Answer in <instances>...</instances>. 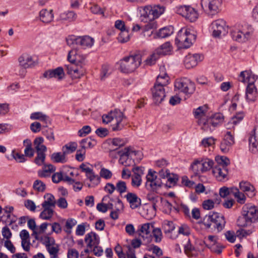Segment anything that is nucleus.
Segmentation results:
<instances>
[{"instance_id": "nucleus-38", "label": "nucleus", "mask_w": 258, "mask_h": 258, "mask_svg": "<svg viewBox=\"0 0 258 258\" xmlns=\"http://www.w3.org/2000/svg\"><path fill=\"white\" fill-rule=\"evenodd\" d=\"M77 14L73 11H67L60 14V20L68 21L69 22L73 21L76 20Z\"/></svg>"}, {"instance_id": "nucleus-41", "label": "nucleus", "mask_w": 258, "mask_h": 258, "mask_svg": "<svg viewBox=\"0 0 258 258\" xmlns=\"http://www.w3.org/2000/svg\"><path fill=\"white\" fill-rule=\"evenodd\" d=\"M87 178H88L92 183L91 184H88V186L89 187H95L100 182V176L98 175L95 174L94 172L87 176Z\"/></svg>"}, {"instance_id": "nucleus-40", "label": "nucleus", "mask_w": 258, "mask_h": 258, "mask_svg": "<svg viewBox=\"0 0 258 258\" xmlns=\"http://www.w3.org/2000/svg\"><path fill=\"white\" fill-rule=\"evenodd\" d=\"M230 34L232 39L237 42H244L247 40L245 36H243L242 34L237 30H231L230 32Z\"/></svg>"}, {"instance_id": "nucleus-62", "label": "nucleus", "mask_w": 258, "mask_h": 258, "mask_svg": "<svg viewBox=\"0 0 258 258\" xmlns=\"http://www.w3.org/2000/svg\"><path fill=\"white\" fill-rule=\"evenodd\" d=\"M204 147H209L215 144V139L213 137L204 138L201 143Z\"/></svg>"}, {"instance_id": "nucleus-45", "label": "nucleus", "mask_w": 258, "mask_h": 258, "mask_svg": "<svg viewBox=\"0 0 258 258\" xmlns=\"http://www.w3.org/2000/svg\"><path fill=\"white\" fill-rule=\"evenodd\" d=\"M156 50L161 56L165 55L170 51V43L169 42L165 43Z\"/></svg>"}, {"instance_id": "nucleus-31", "label": "nucleus", "mask_w": 258, "mask_h": 258, "mask_svg": "<svg viewBox=\"0 0 258 258\" xmlns=\"http://www.w3.org/2000/svg\"><path fill=\"white\" fill-rule=\"evenodd\" d=\"M127 143V141L123 139L119 138H114L111 140V143L112 145L117 147L115 149L111 150L110 151V155L113 157V153L115 152L118 148L124 146Z\"/></svg>"}, {"instance_id": "nucleus-35", "label": "nucleus", "mask_w": 258, "mask_h": 258, "mask_svg": "<svg viewBox=\"0 0 258 258\" xmlns=\"http://www.w3.org/2000/svg\"><path fill=\"white\" fill-rule=\"evenodd\" d=\"M190 168L195 175H199L204 173L202 165V162L198 160H195L190 165Z\"/></svg>"}, {"instance_id": "nucleus-22", "label": "nucleus", "mask_w": 258, "mask_h": 258, "mask_svg": "<svg viewBox=\"0 0 258 258\" xmlns=\"http://www.w3.org/2000/svg\"><path fill=\"white\" fill-rule=\"evenodd\" d=\"M77 54V52L75 50H70L68 55V60L70 62V64H66L64 66L66 68L67 73L70 76L72 74L73 71L76 68V66L75 64L76 62V58L74 56L73 58L72 57V55H76Z\"/></svg>"}, {"instance_id": "nucleus-34", "label": "nucleus", "mask_w": 258, "mask_h": 258, "mask_svg": "<svg viewBox=\"0 0 258 258\" xmlns=\"http://www.w3.org/2000/svg\"><path fill=\"white\" fill-rule=\"evenodd\" d=\"M66 155L63 151L62 153L55 152L51 154L50 158L53 162L64 163L66 162Z\"/></svg>"}, {"instance_id": "nucleus-24", "label": "nucleus", "mask_w": 258, "mask_h": 258, "mask_svg": "<svg viewBox=\"0 0 258 258\" xmlns=\"http://www.w3.org/2000/svg\"><path fill=\"white\" fill-rule=\"evenodd\" d=\"M127 201L130 204V207L132 209H135L141 205V200L137 195L132 192H128L126 196Z\"/></svg>"}, {"instance_id": "nucleus-12", "label": "nucleus", "mask_w": 258, "mask_h": 258, "mask_svg": "<svg viewBox=\"0 0 258 258\" xmlns=\"http://www.w3.org/2000/svg\"><path fill=\"white\" fill-rule=\"evenodd\" d=\"M215 161L217 165L213 168L212 172L218 181H222L226 177V174L223 172V170L226 171V157L216 156Z\"/></svg>"}, {"instance_id": "nucleus-26", "label": "nucleus", "mask_w": 258, "mask_h": 258, "mask_svg": "<svg viewBox=\"0 0 258 258\" xmlns=\"http://www.w3.org/2000/svg\"><path fill=\"white\" fill-rule=\"evenodd\" d=\"M232 192L237 199V202L240 204H244L246 197L244 194L239 191L238 189L235 187H227V196Z\"/></svg>"}, {"instance_id": "nucleus-37", "label": "nucleus", "mask_w": 258, "mask_h": 258, "mask_svg": "<svg viewBox=\"0 0 258 258\" xmlns=\"http://www.w3.org/2000/svg\"><path fill=\"white\" fill-rule=\"evenodd\" d=\"M178 180V175L176 174L171 173L167 178V181L164 186L167 187H171L175 186Z\"/></svg>"}, {"instance_id": "nucleus-18", "label": "nucleus", "mask_w": 258, "mask_h": 258, "mask_svg": "<svg viewBox=\"0 0 258 258\" xmlns=\"http://www.w3.org/2000/svg\"><path fill=\"white\" fill-rule=\"evenodd\" d=\"M203 58V55L200 54H188L184 59L185 67L187 69L192 68L196 67L199 62L202 61Z\"/></svg>"}, {"instance_id": "nucleus-57", "label": "nucleus", "mask_w": 258, "mask_h": 258, "mask_svg": "<svg viewBox=\"0 0 258 258\" xmlns=\"http://www.w3.org/2000/svg\"><path fill=\"white\" fill-rule=\"evenodd\" d=\"M33 188L38 191H44L46 188L45 184L40 180H36L34 181L33 185Z\"/></svg>"}, {"instance_id": "nucleus-60", "label": "nucleus", "mask_w": 258, "mask_h": 258, "mask_svg": "<svg viewBox=\"0 0 258 258\" xmlns=\"http://www.w3.org/2000/svg\"><path fill=\"white\" fill-rule=\"evenodd\" d=\"M46 249L50 255H51V258L57 257V254L59 251L58 245H56V246H51L46 248Z\"/></svg>"}, {"instance_id": "nucleus-32", "label": "nucleus", "mask_w": 258, "mask_h": 258, "mask_svg": "<svg viewBox=\"0 0 258 258\" xmlns=\"http://www.w3.org/2000/svg\"><path fill=\"white\" fill-rule=\"evenodd\" d=\"M174 31V28L172 26L165 27L160 29L157 33V36L159 38H164L170 36Z\"/></svg>"}, {"instance_id": "nucleus-5", "label": "nucleus", "mask_w": 258, "mask_h": 258, "mask_svg": "<svg viewBox=\"0 0 258 258\" xmlns=\"http://www.w3.org/2000/svg\"><path fill=\"white\" fill-rule=\"evenodd\" d=\"M125 116L123 113L119 109H115L114 110L110 111L107 114H103L102 116V122L107 124L111 122L113 119H115L116 123L112 125V130L113 131H120L123 127V124L121 123L123 119Z\"/></svg>"}, {"instance_id": "nucleus-59", "label": "nucleus", "mask_w": 258, "mask_h": 258, "mask_svg": "<svg viewBox=\"0 0 258 258\" xmlns=\"http://www.w3.org/2000/svg\"><path fill=\"white\" fill-rule=\"evenodd\" d=\"M112 173L109 169L102 168L100 171V176L105 178V179H109L111 178Z\"/></svg>"}, {"instance_id": "nucleus-43", "label": "nucleus", "mask_w": 258, "mask_h": 258, "mask_svg": "<svg viewBox=\"0 0 258 258\" xmlns=\"http://www.w3.org/2000/svg\"><path fill=\"white\" fill-rule=\"evenodd\" d=\"M244 116V113L243 111L238 112L231 117L230 121L228 122L227 124L229 125L230 123H232L235 125L241 121L243 119Z\"/></svg>"}, {"instance_id": "nucleus-8", "label": "nucleus", "mask_w": 258, "mask_h": 258, "mask_svg": "<svg viewBox=\"0 0 258 258\" xmlns=\"http://www.w3.org/2000/svg\"><path fill=\"white\" fill-rule=\"evenodd\" d=\"M155 171L149 169L146 175V186L148 189L149 187L150 189L153 192H157L159 188L164 185L162 179L159 176L158 177Z\"/></svg>"}, {"instance_id": "nucleus-14", "label": "nucleus", "mask_w": 258, "mask_h": 258, "mask_svg": "<svg viewBox=\"0 0 258 258\" xmlns=\"http://www.w3.org/2000/svg\"><path fill=\"white\" fill-rule=\"evenodd\" d=\"M167 85L166 82H160V84H155L152 89V97L155 104L161 103L165 97V92L164 86Z\"/></svg>"}, {"instance_id": "nucleus-23", "label": "nucleus", "mask_w": 258, "mask_h": 258, "mask_svg": "<svg viewBox=\"0 0 258 258\" xmlns=\"http://www.w3.org/2000/svg\"><path fill=\"white\" fill-rule=\"evenodd\" d=\"M80 39L81 36H78L74 35H71L68 36L66 38V42L67 44L71 47L73 49L72 50H75L77 51V49H80Z\"/></svg>"}, {"instance_id": "nucleus-49", "label": "nucleus", "mask_w": 258, "mask_h": 258, "mask_svg": "<svg viewBox=\"0 0 258 258\" xmlns=\"http://www.w3.org/2000/svg\"><path fill=\"white\" fill-rule=\"evenodd\" d=\"M202 162V165L203 168V171L205 172L210 170L214 165L213 160L210 159H206L205 160L201 161Z\"/></svg>"}, {"instance_id": "nucleus-6", "label": "nucleus", "mask_w": 258, "mask_h": 258, "mask_svg": "<svg viewBox=\"0 0 258 258\" xmlns=\"http://www.w3.org/2000/svg\"><path fill=\"white\" fill-rule=\"evenodd\" d=\"M224 119V115L221 113H216L206 119H201L199 121V125L205 131L212 132L215 127L218 126Z\"/></svg>"}, {"instance_id": "nucleus-36", "label": "nucleus", "mask_w": 258, "mask_h": 258, "mask_svg": "<svg viewBox=\"0 0 258 258\" xmlns=\"http://www.w3.org/2000/svg\"><path fill=\"white\" fill-rule=\"evenodd\" d=\"M238 31L243 35L245 36L246 38L248 40L253 32V29L251 26L245 24L242 26L241 29H238Z\"/></svg>"}, {"instance_id": "nucleus-13", "label": "nucleus", "mask_w": 258, "mask_h": 258, "mask_svg": "<svg viewBox=\"0 0 258 258\" xmlns=\"http://www.w3.org/2000/svg\"><path fill=\"white\" fill-rule=\"evenodd\" d=\"M175 88L185 94H192L196 86L192 82L186 78L177 80L174 84Z\"/></svg>"}, {"instance_id": "nucleus-52", "label": "nucleus", "mask_w": 258, "mask_h": 258, "mask_svg": "<svg viewBox=\"0 0 258 258\" xmlns=\"http://www.w3.org/2000/svg\"><path fill=\"white\" fill-rule=\"evenodd\" d=\"M11 155L19 163H24L27 160L24 155L16 152L15 150H12Z\"/></svg>"}, {"instance_id": "nucleus-61", "label": "nucleus", "mask_w": 258, "mask_h": 258, "mask_svg": "<svg viewBox=\"0 0 258 258\" xmlns=\"http://www.w3.org/2000/svg\"><path fill=\"white\" fill-rule=\"evenodd\" d=\"M255 130L256 129L254 128L251 132L248 138L249 146H257L258 143H256V140L255 136Z\"/></svg>"}, {"instance_id": "nucleus-10", "label": "nucleus", "mask_w": 258, "mask_h": 258, "mask_svg": "<svg viewBox=\"0 0 258 258\" xmlns=\"http://www.w3.org/2000/svg\"><path fill=\"white\" fill-rule=\"evenodd\" d=\"M176 13L184 17L190 22H195L199 17L198 11L188 5L180 6L176 7Z\"/></svg>"}, {"instance_id": "nucleus-58", "label": "nucleus", "mask_w": 258, "mask_h": 258, "mask_svg": "<svg viewBox=\"0 0 258 258\" xmlns=\"http://www.w3.org/2000/svg\"><path fill=\"white\" fill-rule=\"evenodd\" d=\"M155 238V241L157 243L160 242L162 238V233L160 228H154L152 230V234Z\"/></svg>"}, {"instance_id": "nucleus-33", "label": "nucleus", "mask_w": 258, "mask_h": 258, "mask_svg": "<svg viewBox=\"0 0 258 258\" xmlns=\"http://www.w3.org/2000/svg\"><path fill=\"white\" fill-rule=\"evenodd\" d=\"M80 48L85 49L87 47H91L94 43V39L89 36H81Z\"/></svg>"}, {"instance_id": "nucleus-54", "label": "nucleus", "mask_w": 258, "mask_h": 258, "mask_svg": "<svg viewBox=\"0 0 258 258\" xmlns=\"http://www.w3.org/2000/svg\"><path fill=\"white\" fill-rule=\"evenodd\" d=\"M136 151H132L131 147L125 148L123 150H119L117 152L118 155L120 156L121 159L123 157L126 156L128 157L131 155V153H133L135 155H136Z\"/></svg>"}, {"instance_id": "nucleus-56", "label": "nucleus", "mask_w": 258, "mask_h": 258, "mask_svg": "<svg viewBox=\"0 0 258 258\" xmlns=\"http://www.w3.org/2000/svg\"><path fill=\"white\" fill-rule=\"evenodd\" d=\"M115 189L120 194L125 192L127 189L125 182L122 180L118 181L116 184Z\"/></svg>"}, {"instance_id": "nucleus-15", "label": "nucleus", "mask_w": 258, "mask_h": 258, "mask_svg": "<svg viewBox=\"0 0 258 258\" xmlns=\"http://www.w3.org/2000/svg\"><path fill=\"white\" fill-rule=\"evenodd\" d=\"M18 61L19 66L22 68V73H20V75L22 76H24L26 69L32 68L37 63V61L32 56L27 54H23L21 55L19 57Z\"/></svg>"}, {"instance_id": "nucleus-44", "label": "nucleus", "mask_w": 258, "mask_h": 258, "mask_svg": "<svg viewBox=\"0 0 258 258\" xmlns=\"http://www.w3.org/2000/svg\"><path fill=\"white\" fill-rule=\"evenodd\" d=\"M130 39V35L128 33V29L126 28L124 30L120 31L118 36V40L121 43H125L127 42Z\"/></svg>"}, {"instance_id": "nucleus-39", "label": "nucleus", "mask_w": 258, "mask_h": 258, "mask_svg": "<svg viewBox=\"0 0 258 258\" xmlns=\"http://www.w3.org/2000/svg\"><path fill=\"white\" fill-rule=\"evenodd\" d=\"M161 55L155 50L152 54L147 58L145 60L146 64L152 66L156 62V61L160 58Z\"/></svg>"}, {"instance_id": "nucleus-50", "label": "nucleus", "mask_w": 258, "mask_h": 258, "mask_svg": "<svg viewBox=\"0 0 258 258\" xmlns=\"http://www.w3.org/2000/svg\"><path fill=\"white\" fill-rule=\"evenodd\" d=\"M82 145H86V148H92L97 144L96 140H92V137L82 140L80 142Z\"/></svg>"}, {"instance_id": "nucleus-51", "label": "nucleus", "mask_w": 258, "mask_h": 258, "mask_svg": "<svg viewBox=\"0 0 258 258\" xmlns=\"http://www.w3.org/2000/svg\"><path fill=\"white\" fill-rule=\"evenodd\" d=\"M46 154L44 153L37 152V156L35 157L34 162L38 166L44 164Z\"/></svg>"}, {"instance_id": "nucleus-47", "label": "nucleus", "mask_w": 258, "mask_h": 258, "mask_svg": "<svg viewBox=\"0 0 258 258\" xmlns=\"http://www.w3.org/2000/svg\"><path fill=\"white\" fill-rule=\"evenodd\" d=\"M73 72L71 77L73 79H78L84 75L85 70L82 67H79L78 66H76Z\"/></svg>"}, {"instance_id": "nucleus-1", "label": "nucleus", "mask_w": 258, "mask_h": 258, "mask_svg": "<svg viewBox=\"0 0 258 258\" xmlns=\"http://www.w3.org/2000/svg\"><path fill=\"white\" fill-rule=\"evenodd\" d=\"M198 223L208 232L219 233L224 228L226 221L224 217L219 213L210 212Z\"/></svg>"}, {"instance_id": "nucleus-29", "label": "nucleus", "mask_w": 258, "mask_h": 258, "mask_svg": "<svg viewBox=\"0 0 258 258\" xmlns=\"http://www.w3.org/2000/svg\"><path fill=\"white\" fill-rule=\"evenodd\" d=\"M44 198L46 200L42 203V207H55L56 201L53 195L49 193L46 194L44 196Z\"/></svg>"}, {"instance_id": "nucleus-17", "label": "nucleus", "mask_w": 258, "mask_h": 258, "mask_svg": "<svg viewBox=\"0 0 258 258\" xmlns=\"http://www.w3.org/2000/svg\"><path fill=\"white\" fill-rule=\"evenodd\" d=\"M152 228L149 223H145L143 224L137 231L139 235L142 237L146 243H149L152 241Z\"/></svg>"}, {"instance_id": "nucleus-48", "label": "nucleus", "mask_w": 258, "mask_h": 258, "mask_svg": "<svg viewBox=\"0 0 258 258\" xmlns=\"http://www.w3.org/2000/svg\"><path fill=\"white\" fill-rule=\"evenodd\" d=\"M216 198L214 199V204L218 205L220 204L221 202V198H226V186L222 187L219 190V195L215 194Z\"/></svg>"}, {"instance_id": "nucleus-3", "label": "nucleus", "mask_w": 258, "mask_h": 258, "mask_svg": "<svg viewBox=\"0 0 258 258\" xmlns=\"http://www.w3.org/2000/svg\"><path fill=\"white\" fill-rule=\"evenodd\" d=\"M196 32L191 28H182L177 33L175 43L180 48H188L195 42Z\"/></svg>"}, {"instance_id": "nucleus-25", "label": "nucleus", "mask_w": 258, "mask_h": 258, "mask_svg": "<svg viewBox=\"0 0 258 258\" xmlns=\"http://www.w3.org/2000/svg\"><path fill=\"white\" fill-rule=\"evenodd\" d=\"M32 120H39L44 122L45 125L43 127H47V124L50 123L49 117L42 112H35L32 113L30 117Z\"/></svg>"}, {"instance_id": "nucleus-53", "label": "nucleus", "mask_w": 258, "mask_h": 258, "mask_svg": "<svg viewBox=\"0 0 258 258\" xmlns=\"http://www.w3.org/2000/svg\"><path fill=\"white\" fill-rule=\"evenodd\" d=\"M77 224V221L73 218L68 219L66 223V229L65 230L67 234H70L72 232L71 229L72 228Z\"/></svg>"}, {"instance_id": "nucleus-9", "label": "nucleus", "mask_w": 258, "mask_h": 258, "mask_svg": "<svg viewBox=\"0 0 258 258\" xmlns=\"http://www.w3.org/2000/svg\"><path fill=\"white\" fill-rule=\"evenodd\" d=\"M211 35L215 39H221L225 35L226 20L219 19L213 21L210 25Z\"/></svg>"}, {"instance_id": "nucleus-28", "label": "nucleus", "mask_w": 258, "mask_h": 258, "mask_svg": "<svg viewBox=\"0 0 258 258\" xmlns=\"http://www.w3.org/2000/svg\"><path fill=\"white\" fill-rule=\"evenodd\" d=\"M23 144L25 147L24 149V155L26 157L32 158L35 154V150L32 148V142L29 139H26L23 141Z\"/></svg>"}, {"instance_id": "nucleus-7", "label": "nucleus", "mask_w": 258, "mask_h": 258, "mask_svg": "<svg viewBox=\"0 0 258 258\" xmlns=\"http://www.w3.org/2000/svg\"><path fill=\"white\" fill-rule=\"evenodd\" d=\"M85 241L87 243V247L92 248L95 255L100 256L102 255L103 250L102 247L99 246L100 238L99 236L94 232H91L85 236Z\"/></svg>"}, {"instance_id": "nucleus-27", "label": "nucleus", "mask_w": 258, "mask_h": 258, "mask_svg": "<svg viewBox=\"0 0 258 258\" xmlns=\"http://www.w3.org/2000/svg\"><path fill=\"white\" fill-rule=\"evenodd\" d=\"M208 106L206 105L201 106L194 110L193 113L195 118L198 119V123L201 119H206V113L208 111Z\"/></svg>"}, {"instance_id": "nucleus-63", "label": "nucleus", "mask_w": 258, "mask_h": 258, "mask_svg": "<svg viewBox=\"0 0 258 258\" xmlns=\"http://www.w3.org/2000/svg\"><path fill=\"white\" fill-rule=\"evenodd\" d=\"M148 250L152 251L153 253L155 254L158 257L163 255L161 249L159 246L154 244L151 245L148 248Z\"/></svg>"}, {"instance_id": "nucleus-11", "label": "nucleus", "mask_w": 258, "mask_h": 258, "mask_svg": "<svg viewBox=\"0 0 258 258\" xmlns=\"http://www.w3.org/2000/svg\"><path fill=\"white\" fill-rule=\"evenodd\" d=\"M222 4V0H201V6L208 16L212 18L217 14Z\"/></svg>"}, {"instance_id": "nucleus-64", "label": "nucleus", "mask_w": 258, "mask_h": 258, "mask_svg": "<svg viewBox=\"0 0 258 258\" xmlns=\"http://www.w3.org/2000/svg\"><path fill=\"white\" fill-rule=\"evenodd\" d=\"M174 224L172 221H166L164 224V230L165 233L172 232L175 229Z\"/></svg>"}, {"instance_id": "nucleus-19", "label": "nucleus", "mask_w": 258, "mask_h": 258, "mask_svg": "<svg viewBox=\"0 0 258 258\" xmlns=\"http://www.w3.org/2000/svg\"><path fill=\"white\" fill-rule=\"evenodd\" d=\"M257 89L254 84H248L246 89L245 98L249 103H253L257 99Z\"/></svg>"}, {"instance_id": "nucleus-4", "label": "nucleus", "mask_w": 258, "mask_h": 258, "mask_svg": "<svg viewBox=\"0 0 258 258\" xmlns=\"http://www.w3.org/2000/svg\"><path fill=\"white\" fill-rule=\"evenodd\" d=\"M142 55L135 53L126 56L119 61L120 71L123 73H131L134 72L141 64Z\"/></svg>"}, {"instance_id": "nucleus-42", "label": "nucleus", "mask_w": 258, "mask_h": 258, "mask_svg": "<svg viewBox=\"0 0 258 258\" xmlns=\"http://www.w3.org/2000/svg\"><path fill=\"white\" fill-rule=\"evenodd\" d=\"M77 148V144L76 142H70L62 148V150L66 155L75 152Z\"/></svg>"}, {"instance_id": "nucleus-30", "label": "nucleus", "mask_w": 258, "mask_h": 258, "mask_svg": "<svg viewBox=\"0 0 258 258\" xmlns=\"http://www.w3.org/2000/svg\"><path fill=\"white\" fill-rule=\"evenodd\" d=\"M43 210L41 212L39 217L43 220H49L53 216L54 208L42 207Z\"/></svg>"}, {"instance_id": "nucleus-2", "label": "nucleus", "mask_w": 258, "mask_h": 258, "mask_svg": "<svg viewBox=\"0 0 258 258\" xmlns=\"http://www.w3.org/2000/svg\"><path fill=\"white\" fill-rule=\"evenodd\" d=\"M258 221V209L251 204L243 206L241 215L237 220V225L240 227H246Z\"/></svg>"}, {"instance_id": "nucleus-46", "label": "nucleus", "mask_w": 258, "mask_h": 258, "mask_svg": "<svg viewBox=\"0 0 258 258\" xmlns=\"http://www.w3.org/2000/svg\"><path fill=\"white\" fill-rule=\"evenodd\" d=\"M110 74L111 70L110 66L107 64L102 65L100 73L101 80H104L106 77H108Z\"/></svg>"}, {"instance_id": "nucleus-20", "label": "nucleus", "mask_w": 258, "mask_h": 258, "mask_svg": "<svg viewBox=\"0 0 258 258\" xmlns=\"http://www.w3.org/2000/svg\"><path fill=\"white\" fill-rule=\"evenodd\" d=\"M39 18L40 21L45 24L51 23L54 18L53 10L49 11L46 9L41 10L39 13Z\"/></svg>"}, {"instance_id": "nucleus-55", "label": "nucleus", "mask_w": 258, "mask_h": 258, "mask_svg": "<svg viewBox=\"0 0 258 258\" xmlns=\"http://www.w3.org/2000/svg\"><path fill=\"white\" fill-rule=\"evenodd\" d=\"M52 70L54 78H57L59 80H61L64 78V73L62 67H59Z\"/></svg>"}, {"instance_id": "nucleus-21", "label": "nucleus", "mask_w": 258, "mask_h": 258, "mask_svg": "<svg viewBox=\"0 0 258 258\" xmlns=\"http://www.w3.org/2000/svg\"><path fill=\"white\" fill-rule=\"evenodd\" d=\"M241 190L245 192L249 198H252L255 195L254 187L249 182L242 181L239 183Z\"/></svg>"}, {"instance_id": "nucleus-16", "label": "nucleus", "mask_w": 258, "mask_h": 258, "mask_svg": "<svg viewBox=\"0 0 258 258\" xmlns=\"http://www.w3.org/2000/svg\"><path fill=\"white\" fill-rule=\"evenodd\" d=\"M144 11L146 13L144 14V16L148 18L149 20H151L158 18L162 15L165 11V8L160 5H156L153 7L147 6L145 7Z\"/></svg>"}]
</instances>
